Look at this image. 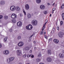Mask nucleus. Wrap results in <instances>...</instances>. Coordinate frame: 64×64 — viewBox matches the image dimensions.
I'll list each match as a JSON object with an SVG mask.
<instances>
[{
	"instance_id": "1",
	"label": "nucleus",
	"mask_w": 64,
	"mask_h": 64,
	"mask_svg": "<svg viewBox=\"0 0 64 64\" xmlns=\"http://www.w3.org/2000/svg\"><path fill=\"white\" fill-rule=\"evenodd\" d=\"M37 21L35 20H34L32 22V24L33 26H36L37 25Z\"/></svg>"
},
{
	"instance_id": "2",
	"label": "nucleus",
	"mask_w": 64,
	"mask_h": 64,
	"mask_svg": "<svg viewBox=\"0 0 64 64\" xmlns=\"http://www.w3.org/2000/svg\"><path fill=\"white\" fill-rule=\"evenodd\" d=\"M26 28L28 30H31L32 29V26L29 24L26 26Z\"/></svg>"
},
{
	"instance_id": "3",
	"label": "nucleus",
	"mask_w": 64,
	"mask_h": 64,
	"mask_svg": "<svg viewBox=\"0 0 64 64\" xmlns=\"http://www.w3.org/2000/svg\"><path fill=\"white\" fill-rule=\"evenodd\" d=\"M64 34V33L62 32H59L58 33V35L59 36L60 38L63 37V35Z\"/></svg>"
},
{
	"instance_id": "4",
	"label": "nucleus",
	"mask_w": 64,
	"mask_h": 64,
	"mask_svg": "<svg viewBox=\"0 0 64 64\" xmlns=\"http://www.w3.org/2000/svg\"><path fill=\"white\" fill-rule=\"evenodd\" d=\"M24 45V43L23 42H20L18 44V45L19 46V47H22Z\"/></svg>"
},
{
	"instance_id": "5",
	"label": "nucleus",
	"mask_w": 64,
	"mask_h": 64,
	"mask_svg": "<svg viewBox=\"0 0 64 64\" xmlns=\"http://www.w3.org/2000/svg\"><path fill=\"white\" fill-rule=\"evenodd\" d=\"M46 61L48 62H51L52 61V58L50 57H48L46 59Z\"/></svg>"
},
{
	"instance_id": "6",
	"label": "nucleus",
	"mask_w": 64,
	"mask_h": 64,
	"mask_svg": "<svg viewBox=\"0 0 64 64\" xmlns=\"http://www.w3.org/2000/svg\"><path fill=\"white\" fill-rule=\"evenodd\" d=\"M10 9L12 11H15L16 9V7L14 6H12L10 7Z\"/></svg>"
},
{
	"instance_id": "7",
	"label": "nucleus",
	"mask_w": 64,
	"mask_h": 64,
	"mask_svg": "<svg viewBox=\"0 0 64 64\" xmlns=\"http://www.w3.org/2000/svg\"><path fill=\"white\" fill-rule=\"evenodd\" d=\"M11 17L12 18H13V19L16 18H17V15L14 14H12L11 16Z\"/></svg>"
},
{
	"instance_id": "8",
	"label": "nucleus",
	"mask_w": 64,
	"mask_h": 64,
	"mask_svg": "<svg viewBox=\"0 0 64 64\" xmlns=\"http://www.w3.org/2000/svg\"><path fill=\"white\" fill-rule=\"evenodd\" d=\"M3 53L5 55H8L9 53V51L8 50H5L4 51Z\"/></svg>"
},
{
	"instance_id": "9",
	"label": "nucleus",
	"mask_w": 64,
	"mask_h": 64,
	"mask_svg": "<svg viewBox=\"0 0 64 64\" xmlns=\"http://www.w3.org/2000/svg\"><path fill=\"white\" fill-rule=\"evenodd\" d=\"M22 23L21 22H19L17 23V25L19 27L21 26H22Z\"/></svg>"
},
{
	"instance_id": "10",
	"label": "nucleus",
	"mask_w": 64,
	"mask_h": 64,
	"mask_svg": "<svg viewBox=\"0 0 64 64\" xmlns=\"http://www.w3.org/2000/svg\"><path fill=\"white\" fill-rule=\"evenodd\" d=\"M29 6L28 4H26V5L25 6V9L26 10H29Z\"/></svg>"
},
{
	"instance_id": "11",
	"label": "nucleus",
	"mask_w": 64,
	"mask_h": 64,
	"mask_svg": "<svg viewBox=\"0 0 64 64\" xmlns=\"http://www.w3.org/2000/svg\"><path fill=\"white\" fill-rule=\"evenodd\" d=\"M45 8V6L44 5H42L40 6V9H42V10L44 9Z\"/></svg>"
},
{
	"instance_id": "12",
	"label": "nucleus",
	"mask_w": 64,
	"mask_h": 64,
	"mask_svg": "<svg viewBox=\"0 0 64 64\" xmlns=\"http://www.w3.org/2000/svg\"><path fill=\"white\" fill-rule=\"evenodd\" d=\"M21 54V52L20 50H17V54L18 56H20Z\"/></svg>"
},
{
	"instance_id": "13",
	"label": "nucleus",
	"mask_w": 64,
	"mask_h": 64,
	"mask_svg": "<svg viewBox=\"0 0 64 64\" xmlns=\"http://www.w3.org/2000/svg\"><path fill=\"white\" fill-rule=\"evenodd\" d=\"M54 41L55 44H58L59 43V40H58L55 39Z\"/></svg>"
},
{
	"instance_id": "14",
	"label": "nucleus",
	"mask_w": 64,
	"mask_h": 64,
	"mask_svg": "<svg viewBox=\"0 0 64 64\" xmlns=\"http://www.w3.org/2000/svg\"><path fill=\"white\" fill-rule=\"evenodd\" d=\"M59 56H60V58H64V54H61V53H60V54H59Z\"/></svg>"
},
{
	"instance_id": "15",
	"label": "nucleus",
	"mask_w": 64,
	"mask_h": 64,
	"mask_svg": "<svg viewBox=\"0 0 64 64\" xmlns=\"http://www.w3.org/2000/svg\"><path fill=\"white\" fill-rule=\"evenodd\" d=\"M24 50L26 51H29L30 50V48L28 46H26L24 48Z\"/></svg>"
},
{
	"instance_id": "16",
	"label": "nucleus",
	"mask_w": 64,
	"mask_h": 64,
	"mask_svg": "<svg viewBox=\"0 0 64 64\" xmlns=\"http://www.w3.org/2000/svg\"><path fill=\"white\" fill-rule=\"evenodd\" d=\"M5 2L4 1H2L0 2V4L2 5H3L5 4Z\"/></svg>"
},
{
	"instance_id": "17",
	"label": "nucleus",
	"mask_w": 64,
	"mask_h": 64,
	"mask_svg": "<svg viewBox=\"0 0 64 64\" xmlns=\"http://www.w3.org/2000/svg\"><path fill=\"white\" fill-rule=\"evenodd\" d=\"M47 52L48 54V55H50V54H51V51L50 50H48Z\"/></svg>"
},
{
	"instance_id": "18",
	"label": "nucleus",
	"mask_w": 64,
	"mask_h": 64,
	"mask_svg": "<svg viewBox=\"0 0 64 64\" xmlns=\"http://www.w3.org/2000/svg\"><path fill=\"white\" fill-rule=\"evenodd\" d=\"M16 9L17 11H19L20 10V8L18 6H17L16 8Z\"/></svg>"
},
{
	"instance_id": "19",
	"label": "nucleus",
	"mask_w": 64,
	"mask_h": 64,
	"mask_svg": "<svg viewBox=\"0 0 64 64\" xmlns=\"http://www.w3.org/2000/svg\"><path fill=\"white\" fill-rule=\"evenodd\" d=\"M27 17L30 18H31V15L30 14L28 13L27 14Z\"/></svg>"
},
{
	"instance_id": "20",
	"label": "nucleus",
	"mask_w": 64,
	"mask_h": 64,
	"mask_svg": "<svg viewBox=\"0 0 64 64\" xmlns=\"http://www.w3.org/2000/svg\"><path fill=\"white\" fill-rule=\"evenodd\" d=\"M46 21H47L46 22L45 24H44V26L43 27V28H45V25H46V24L47 23V22H48V20H46Z\"/></svg>"
},
{
	"instance_id": "21",
	"label": "nucleus",
	"mask_w": 64,
	"mask_h": 64,
	"mask_svg": "<svg viewBox=\"0 0 64 64\" xmlns=\"http://www.w3.org/2000/svg\"><path fill=\"white\" fill-rule=\"evenodd\" d=\"M41 1V0H36V2L37 3H40Z\"/></svg>"
},
{
	"instance_id": "22",
	"label": "nucleus",
	"mask_w": 64,
	"mask_h": 64,
	"mask_svg": "<svg viewBox=\"0 0 64 64\" xmlns=\"http://www.w3.org/2000/svg\"><path fill=\"white\" fill-rule=\"evenodd\" d=\"M36 61L37 62H40V59L39 58H37L36 60Z\"/></svg>"
},
{
	"instance_id": "23",
	"label": "nucleus",
	"mask_w": 64,
	"mask_h": 64,
	"mask_svg": "<svg viewBox=\"0 0 64 64\" xmlns=\"http://www.w3.org/2000/svg\"><path fill=\"white\" fill-rule=\"evenodd\" d=\"M4 19L6 20L8 18V17L7 16H5L4 17Z\"/></svg>"
},
{
	"instance_id": "24",
	"label": "nucleus",
	"mask_w": 64,
	"mask_h": 64,
	"mask_svg": "<svg viewBox=\"0 0 64 64\" xmlns=\"http://www.w3.org/2000/svg\"><path fill=\"white\" fill-rule=\"evenodd\" d=\"M8 38V37H6L4 38V42H6V41H7V39Z\"/></svg>"
},
{
	"instance_id": "25",
	"label": "nucleus",
	"mask_w": 64,
	"mask_h": 64,
	"mask_svg": "<svg viewBox=\"0 0 64 64\" xmlns=\"http://www.w3.org/2000/svg\"><path fill=\"white\" fill-rule=\"evenodd\" d=\"M8 38V37H6L4 38V42H6V41H7V39Z\"/></svg>"
},
{
	"instance_id": "26",
	"label": "nucleus",
	"mask_w": 64,
	"mask_h": 64,
	"mask_svg": "<svg viewBox=\"0 0 64 64\" xmlns=\"http://www.w3.org/2000/svg\"><path fill=\"white\" fill-rule=\"evenodd\" d=\"M14 58H15L14 57H12L10 58V60H11V61H12L14 59Z\"/></svg>"
},
{
	"instance_id": "27",
	"label": "nucleus",
	"mask_w": 64,
	"mask_h": 64,
	"mask_svg": "<svg viewBox=\"0 0 64 64\" xmlns=\"http://www.w3.org/2000/svg\"><path fill=\"white\" fill-rule=\"evenodd\" d=\"M7 61L8 63H9L10 62H11V60L10 58L7 60Z\"/></svg>"
},
{
	"instance_id": "28",
	"label": "nucleus",
	"mask_w": 64,
	"mask_h": 64,
	"mask_svg": "<svg viewBox=\"0 0 64 64\" xmlns=\"http://www.w3.org/2000/svg\"><path fill=\"white\" fill-rule=\"evenodd\" d=\"M12 21L13 23H15L16 22V20L15 19L12 20Z\"/></svg>"
},
{
	"instance_id": "29",
	"label": "nucleus",
	"mask_w": 64,
	"mask_h": 64,
	"mask_svg": "<svg viewBox=\"0 0 64 64\" xmlns=\"http://www.w3.org/2000/svg\"><path fill=\"white\" fill-rule=\"evenodd\" d=\"M21 39V36H18L17 38V39L19 40V39Z\"/></svg>"
},
{
	"instance_id": "30",
	"label": "nucleus",
	"mask_w": 64,
	"mask_h": 64,
	"mask_svg": "<svg viewBox=\"0 0 64 64\" xmlns=\"http://www.w3.org/2000/svg\"><path fill=\"white\" fill-rule=\"evenodd\" d=\"M62 16L63 20H64V13H63L62 14Z\"/></svg>"
},
{
	"instance_id": "31",
	"label": "nucleus",
	"mask_w": 64,
	"mask_h": 64,
	"mask_svg": "<svg viewBox=\"0 0 64 64\" xmlns=\"http://www.w3.org/2000/svg\"><path fill=\"white\" fill-rule=\"evenodd\" d=\"M63 6H64V4H63L61 6V8L62 9H63V8H64V7H63Z\"/></svg>"
},
{
	"instance_id": "32",
	"label": "nucleus",
	"mask_w": 64,
	"mask_h": 64,
	"mask_svg": "<svg viewBox=\"0 0 64 64\" xmlns=\"http://www.w3.org/2000/svg\"><path fill=\"white\" fill-rule=\"evenodd\" d=\"M23 12L24 13V15H26V12L25 11V10H24L23 11Z\"/></svg>"
},
{
	"instance_id": "33",
	"label": "nucleus",
	"mask_w": 64,
	"mask_h": 64,
	"mask_svg": "<svg viewBox=\"0 0 64 64\" xmlns=\"http://www.w3.org/2000/svg\"><path fill=\"white\" fill-rule=\"evenodd\" d=\"M38 56L39 57H41V54L40 53L38 54Z\"/></svg>"
},
{
	"instance_id": "34",
	"label": "nucleus",
	"mask_w": 64,
	"mask_h": 64,
	"mask_svg": "<svg viewBox=\"0 0 64 64\" xmlns=\"http://www.w3.org/2000/svg\"><path fill=\"white\" fill-rule=\"evenodd\" d=\"M63 21H61L60 22V25L61 26L62 25H63Z\"/></svg>"
},
{
	"instance_id": "35",
	"label": "nucleus",
	"mask_w": 64,
	"mask_h": 64,
	"mask_svg": "<svg viewBox=\"0 0 64 64\" xmlns=\"http://www.w3.org/2000/svg\"><path fill=\"white\" fill-rule=\"evenodd\" d=\"M44 13L45 14H46L47 13V12L46 11H44Z\"/></svg>"
},
{
	"instance_id": "36",
	"label": "nucleus",
	"mask_w": 64,
	"mask_h": 64,
	"mask_svg": "<svg viewBox=\"0 0 64 64\" xmlns=\"http://www.w3.org/2000/svg\"><path fill=\"white\" fill-rule=\"evenodd\" d=\"M2 18H3V16L2 15H0V19H2Z\"/></svg>"
},
{
	"instance_id": "37",
	"label": "nucleus",
	"mask_w": 64,
	"mask_h": 64,
	"mask_svg": "<svg viewBox=\"0 0 64 64\" xmlns=\"http://www.w3.org/2000/svg\"><path fill=\"white\" fill-rule=\"evenodd\" d=\"M44 36V38H46V39H47V36H46V35H45Z\"/></svg>"
},
{
	"instance_id": "38",
	"label": "nucleus",
	"mask_w": 64,
	"mask_h": 64,
	"mask_svg": "<svg viewBox=\"0 0 64 64\" xmlns=\"http://www.w3.org/2000/svg\"><path fill=\"white\" fill-rule=\"evenodd\" d=\"M20 17H22V16H23V14H20Z\"/></svg>"
},
{
	"instance_id": "39",
	"label": "nucleus",
	"mask_w": 64,
	"mask_h": 64,
	"mask_svg": "<svg viewBox=\"0 0 64 64\" xmlns=\"http://www.w3.org/2000/svg\"><path fill=\"white\" fill-rule=\"evenodd\" d=\"M40 35H42V34H43V31H42L41 32V33H40Z\"/></svg>"
},
{
	"instance_id": "40",
	"label": "nucleus",
	"mask_w": 64,
	"mask_h": 64,
	"mask_svg": "<svg viewBox=\"0 0 64 64\" xmlns=\"http://www.w3.org/2000/svg\"><path fill=\"white\" fill-rule=\"evenodd\" d=\"M56 29H57V30H59V26H57L56 27Z\"/></svg>"
},
{
	"instance_id": "41",
	"label": "nucleus",
	"mask_w": 64,
	"mask_h": 64,
	"mask_svg": "<svg viewBox=\"0 0 64 64\" xmlns=\"http://www.w3.org/2000/svg\"><path fill=\"white\" fill-rule=\"evenodd\" d=\"M12 29H10V32H11L12 31Z\"/></svg>"
},
{
	"instance_id": "42",
	"label": "nucleus",
	"mask_w": 64,
	"mask_h": 64,
	"mask_svg": "<svg viewBox=\"0 0 64 64\" xmlns=\"http://www.w3.org/2000/svg\"><path fill=\"white\" fill-rule=\"evenodd\" d=\"M26 54H24V56H23V57H26Z\"/></svg>"
},
{
	"instance_id": "43",
	"label": "nucleus",
	"mask_w": 64,
	"mask_h": 64,
	"mask_svg": "<svg viewBox=\"0 0 64 64\" xmlns=\"http://www.w3.org/2000/svg\"><path fill=\"white\" fill-rule=\"evenodd\" d=\"M55 8H53V9H52V11H55Z\"/></svg>"
},
{
	"instance_id": "44",
	"label": "nucleus",
	"mask_w": 64,
	"mask_h": 64,
	"mask_svg": "<svg viewBox=\"0 0 64 64\" xmlns=\"http://www.w3.org/2000/svg\"><path fill=\"white\" fill-rule=\"evenodd\" d=\"M15 49H18V47L17 46L15 48Z\"/></svg>"
},
{
	"instance_id": "45",
	"label": "nucleus",
	"mask_w": 64,
	"mask_h": 64,
	"mask_svg": "<svg viewBox=\"0 0 64 64\" xmlns=\"http://www.w3.org/2000/svg\"><path fill=\"white\" fill-rule=\"evenodd\" d=\"M2 47V44L0 43V48H1Z\"/></svg>"
},
{
	"instance_id": "46",
	"label": "nucleus",
	"mask_w": 64,
	"mask_h": 64,
	"mask_svg": "<svg viewBox=\"0 0 64 64\" xmlns=\"http://www.w3.org/2000/svg\"><path fill=\"white\" fill-rule=\"evenodd\" d=\"M44 34H46V32H45V30L44 31Z\"/></svg>"
},
{
	"instance_id": "47",
	"label": "nucleus",
	"mask_w": 64,
	"mask_h": 64,
	"mask_svg": "<svg viewBox=\"0 0 64 64\" xmlns=\"http://www.w3.org/2000/svg\"><path fill=\"white\" fill-rule=\"evenodd\" d=\"M62 53H64V50H63L62 51Z\"/></svg>"
},
{
	"instance_id": "48",
	"label": "nucleus",
	"mask_w": 64,
	"mask_h": 64,
	"mask_svg": "<svg viewBox=\"0 0 64 64\" xmlns=\"http://www.w3.org/2000/svg\"><path fill=\"white\" fill-rule=\"evenodd\" d=\"M31 57L32 58H33V57H34V55H32L31 56Z\"/></svg>"
},
{
	"instance_id": "49",
	"label": "nucleus",
	"mask_w": 64,
	"mask_h": 64,
	"mask_svg": "<svg viewBox=\"0 0 64 64\" xmlns=\"http://www.w3.org/2000/svg\"><path fill=\"white\" fill-rule=\"evenodd\" d=\"M27 57H30V55H28V56H27Z\"/></svg>"
},
{
	"instance_id": "50",
	"label": "nucleus",
	"mask_w": 64,
	"mask_h": 64,
	"mask_svg": "<svg viewBox=\"0 0 64 64\" xmlns=\"http://www.w3.org/2000/svg\"><path fill=\"white\" fill-rule=\"evenodd\" d=\"M51 40H52V38H50V39L49 40V41H50Z\"/></svg>"
},
{
	"instance_id": "51",
	"label": "nucleus",
	"mask_w": 64,
	"mask_h": 64,
	"mask_svg": "<svg viewBox=\"0 0 64 64\" xmlns=\"http://www.w3.org/2000/svg\"><path fill=\"white\" fill-rule=\"evenodd\" d=\"M34 35V34H33L30 37V38H31V37H32V36H33V35Z\"/></svg>"
},
{
	"instance_id": "52",
	"label": "nucleus",
	"mask_w": 64,
	"mask_h": 64,
	"mask_svg": "<svg viewBox=\"0 0 64 64\" xmlns=\"http://www.w3.org/2000/svg\"><path fill=\"white\" fill-rule=\"evenodd\" d=\"M48 5H49V6L50 5V4H49V3H48Z\"/></svg>"
},
{
	"instance_id": "53",
	"label": "nucleus",
	"mask_w": 64,
	"mask_h": 64,
	"mask_svg": "<svg viewBox=\"0 0 64 64\" xmlns=\"http://www.w3.org/2000/svg\"><path fill=\"white\" fill-rule=\"evenodd\" d=\"M52 30H55V28H53L52 29Z\"/></svg>"
},
{
	"instance_id": "54",
	"label": "nucleus",
	"mask_w": 64,
	"mask_h": 64,
	"mask_svg": "<svg viewBox=\"0 0 64 64\" xmlns=\"http://www.w3.org/2000/svg\"><path fill=\"white\" fill-rule=\"evenodd\" d=\"M30 53H31L32 52V50H30Z\"/></svg>"
},
{
	"instance_id": "55",
	"label": "nucleus",
	"mask_w": 64,
	"mask_h": 64,
	"mask_svg": "<svg viewBox=\"0 0 64 64\" xmlns=\"http://www.w3.org/2000/svg\"><path fill=\"white\" fill-rule=\"evenodd\" d=\"M52 16V14H50V16L51 17Z\"/></svg>"
},
{
	"instance_id": "56",
	"label": "nucleus",
	"mask_w": 64,
	"mask_h": 64,
	"mask_svg": "<svg viewBox=\"0 0 64 64\" xmlns=\"http://www.w3.org/2000/svg\"><path fill=\"white\" fill-rule=\"evenodd\" d=\"M44 28H42V31H43V30H44Z\"/></svg>"
},
{
	"instance_id": "57",
	"label": "nucleus",
	"mask_w": 64,
	"mask_h": 64,
	"mask_svg": "<svg viewBox=\"0 0 64 64\" xmlns=\"http://www.w3.org/2000/svg\"><path fill=\"white\" fill-rule=\"evenodd\" d=\"M54 4H55V3H54L53 4H52V6H53L54 5Z\"/></svg>"
},
{
	"instance_id": "58",
	"label": "nucleus",
	"mask_w": 64,
	"mask_h": 64,
	"mask_svg": "<svg viewBox=\"0 0 64 64\" xmlns=\"http://www.w3.org/2000/svg\"><path fill=\"white\" fill-rule=\"evenodd\" d=\"M33 42L34 43H36V42L35 41H34V42Z\"/></svg>"
},
{
	"instance_id": "59",
	"label": "nucleus",
	"mask_w": 64,
	"mask_h": 64,
	"mask_svg": "<svg viewBox=\"0 0 64 64\" xmlns=\"http://www.w3.org/2000/svg\"><path fill=\"white\" fill-rule=\"evenodd\" d=\"M34 14H37V12H34Z\"/></svg>"
},
{
	"instance_id": "60",
	"label": "nucleus",
	"mask_w": 64,
	"mask_h": 64,
	"mask_svg": "<svg viewBox=\"0 0 64 64\" xmlns=\"http://www.w3.org/2000/svg\"><path fill=\"white\" fill-rule=\"evenodd\" d=\"M30 56H32V54H31L30 55Z\"/></svg>"
},
{
	"instance_id": "61",
	"label": "nucleus",
	"mask_w": 64,
	"mask_h": 64,
	"mask_svg": "<svg viewBox=\"0 0 64 64\" xmlns=\"http://www.w3.org/2000/svg\"><path fill=\"white\" fill-rule=\"evenodd\" d=\"M36 49V48L35 47V48H34V49Z\"/></svg>"
},
{
	"instance_id": "62",
	"label": "nucleus",
	"mask_w": 64,
	"mask_h": 64,
	"mask_svg": "<svg viewBox=\"0 0 64 64\" xmlns=\"http://www.w3.org/2000/svg\"><path fill=\"white\" fill-rule=\"evenodd\" d=\"M53 13H54V12H53V11L52 12V14H53Z\"/></svg>"
},
{
	"instance_id": "63",
	"label": "nucleus",
	"mask_w": 64,
	"mask_h": 64,
	"mask_svg": "<svg viewBox=\"0 0 64 64\" xmlns=\"http://www.w3.org/2000/svg\"><path fill=\"white\" fill-rule=\"evenodd\" d=\"M28 41H29V40H28Z\"/></svg>"
},
{
	"instance_id": "64",
	"label": "nucleus",
	"mask_w": 64,
	"mask_h": 64,
	"mask_svg": "<svg viewBox=\"0 0 64 64\" xmlns=\"http://www.w3.org/2000/svg\"><path fill=\"white\" fill-rule=\"evenodd\" d=\"M62 7H64V6H62Z\"/></svg>"
}]
</instances>
